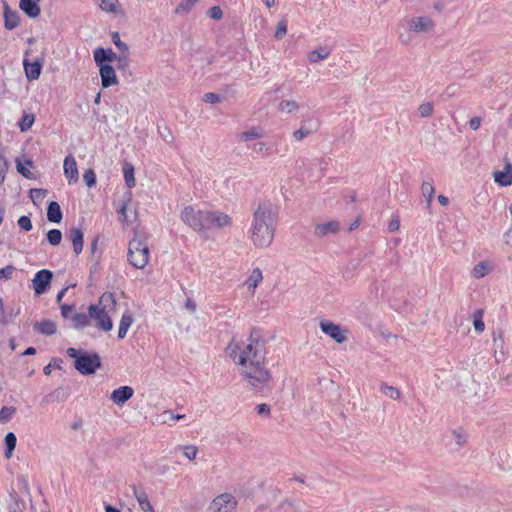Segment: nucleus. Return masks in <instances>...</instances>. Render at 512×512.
Segmentation results:
<instances>
[{"mask_svg":"<svg viewBox=\"0 0 512 512\" xmlns=\"http://www.w3.org/2000/svg\"><path fill=\"white\" fill-rule=\"evenodd\" d=\"M233 361L240 366V374L256 390L264 389L271 381V372L265 367V343L257 331H252L247 342L228 346Z\"/></svg>","mask_w":512,"mask_h":512,"instance_id":"1","label":"nucleus"},{"mask_svg":"<svg viewBox=\"0 0 512 512\" xmlns=\"http://www.w3.org/2000/svg\"><path fill=\"white\" fill-rule=\"evenodd\" d=\"M181 221L193 231L205 235L209 230L230 226L231 217L218 210L202 208L199 205L185 206L180 213Z\"/></svg>","mask_w":512,"mask_h":512,"instance_id":"2","label":"nucleus"},{"mask_svg":"<svg viewBox=\"0 0 512 512\" xmlns=\"http://www.w3.org/2000/svg\"><path fill=\"white\" fill-rule=\"evenodd\" d=\"M277 212L270 202H262L254 212L250 233L256 247H268L274 239Z\"/></svg>","mask_w":512,"mask_h":512,"instance_id":"3","label":"nucleus"},{"mask_svg":"<svg viewBox=\"0 0 512 512\" xmlns=\"http://www.w3.org/2000/svg\"><path fill=\"white\" fill-rule=\"evenodd\" d=\"M67 355L75 359V368L83 375H90L101 366V359L97 353H88L84 350L68 348Z\"/></svg>","mask_w":512,"mask_h":512,"instance_id":"4","label":"nucleus"},{"mask_svg":"<svg viewBox=\"0 0 512 512\" xmlns=\"http://www.w3.org/2000/svg\"><path fill=\"white\" fill-rule=\"evenodd\" d=\"M149 255V247L145 238L136 234L128 246L129 263L137 269H143L148 264Z\"/></svg>","mask_w":512,"mask_h":512,"instance_id":"5","label":"nucleus"},{"mask_svg":"<svg viewBox=\"0 0 512 512\" xmlns=\"http://www.w3.org/2000/svg\"><path fill=\"white\" fill-rule=\"evenodd\" d=\"M89 316L91 319L96 321L97 328L103 331H110L113 327V323L105 307L98 304H91L88 307Z\"/></svg>","mask_w":512,"mask_h":512,"instance_id":"6","label":"nucleus"},{"mask_svg":"<svg viewBox=\"0 0 512 512\" xmlns=\"http://www.w3.org/2000/svg\"><path fill=\"white\" fill-rule=\"evenodd\" d=\"M236 506V498L230 493H223L211 501L208 512H232Z\"/></svg>","mask_w":512,"mask_h":512,"instance_id":"7","label":"nucleus"},{"mask_svg":"<svg viewBox=\"0 0 512 512\" xmlns=\"http://www.w3.org/2000/svg\"><path fill=\"white\" fill-rule=\"evenodd\" d=\"M408 28L416 33H429L435 28V22L428 16H415L407 21Z\"/></svg>","mask_w":512,"mask_h":512,"instance_id":"8","label":"nucleus"},{"mask_svg":"<svg viewBox=\"0 0 512 512\" xmlns=\"http://www.w3.org/2000/svg\"><path fill=\"white\" fill-rule=\"evenodd\" d=\"M52 277L53 273L48 269H42L35 274L32 283L37 296H40L47 291Z\"/></svg>","mask_w":512,"mask_h":512,"instance_id":"9","label":"nucleus"},{"mask_svg":"<svg viewBox=\"0 0 512 512\" xmlns=\"http://www.w3.org/2000/svg\"><path fill=\"white\" fill-rule=\"evenodd\" d=\"M320 328L324 334L334 339L337 343H343L347 339L345 331L342 330L340 325L332 321L322 320L320 322Z\"/></svg>","mask_w":512,"mask_h":512,"instance_id":"10","label":"nucleus"},{"mask_svg":"<svg viewBox=\"0 0 512 512\" xmlns=\"http://www.w3.org/2000/svg\"><path fill=\"white\" fill-rule=\"evenodd\" d=\"M319 128V121L316 118H308L302 121L301 126L293 134L297 141H301L312 133L316 132Z\"/></svg>","mask_w":512,"mask_h":512,"instance_id":"11","label":"nucleus"},{"mask_svg":"<svg viewBox=\"0 0 512 512\" xmlns=\"http://www.w3.org/2000/svg\"><path fill=\"white\" fill-rule=\"evenodd\" d=\"M63 168L64 175L68 180L69 184L76 183L79 180L77 162L72 155H68L65 157Z\"/></svg>","mask_w":512,"mask_h":512,"instance_id":"12","label":"nucleus"},{"mask_svg":"<svg viewBox=\"0 0 512 512\" xmlns=\"http://www.w3.org/2000/svg\"><path fill=\"white\" fill-rule=\"evenodd\" d=\"M98 67L101 76V83L104 88H108L118 83L115 69L110 64H101L98 65Z\"/></svg>","mask_w":512,"mask_h":512,"instance_id":"13","label":"nucleus"},{"mask_svg":"<svg viewBox=\"0 0 512 512\" xmlns=\"http://www.w3.org/2000/svg\"><path fill=\"white\" fill-rule=\"evenodd\" d=\"M134 395V390L130 386H121L115 389L110 396L112 402L118 406H122Z\"/></svg>","mask_w":512,"mask_h":512,"instance_id":"14","label":"nucleus"},{"mask_svg":"<svg viewBox=\"0 0 512 512\" xmlns=\"http://www.w3.org/2000/svg\"><path fill=\"white\" fill-rule=\"evenodd\" d=\"M494 181L502 187L512 184V164L507 160L503 171H494Z\"/></svg>","mask_w":512,"mask_h":512,"instance_id":"15","label":"nucleus"},{"mask_svg":"<svg viewBox=\"0 0 512 512\" xmlns=\"http://www.w3.org/2000/svg\"><path fill=\"white\" fill-rule=\"evenodd\" d=\"M133 495L143 512H155L144 489L132 486Z\"/></svg>","mask_w":512,"mask_h":512,"instance_id":"16","label":"nucleus"},{"mask_svg":"<svg viewBox=\"0 0 512 512\" xmlns=\"http://www.w3.org/2000/svg\"><path fill=\"white\" fill-rule=\"evenodd\" d=\"M95 63L98 65L107 64L117 59V54L112 49L97 48L93 52Z\"/></svg>","mask_w":512,"mask_h":512,"instance_id":"17","label":"nucleus"},{"mask_svg":"<svg viewBox=\"0 0 512 512\" xmlns=\"http://www.w3.org/2000/svg\"><path fill=\"white\" fill-rule=\"evenodd\" d=\"M340 229L338 221H329L326 223L316 224L314 233L319 237H324L330 234H336Z\"/></svg>","mask_w":512,"mask_h":512,"instance_id":"18","label":"nucleus"},{"mask_svg":"<svg viewBox=\"0 0 512 512\" xmlns=\"http://www.w3.org/2000/svg\"><path fill=\"white\" fill-rule=\"evenodd\" d=\"M332 50L333 48L328 45L318 46L308 54L307 58L309 62L317 63L319 61L327 59L331 54Z\"/></svg>","mask_w":512,"mask_h":512,"instance_id":"19","label":"nucleus"},{"mask_svg":"<svg viewBox=\"0 0 512 512\" xmlns=\"http://www.w3.org/2000/svg\"><path fill=\"white\" fill-rule=\"evenodd\" d=\"M69 237L73 244V250L78 255L83 250L84 233L80 228H73L70 230Z\"/></svg>","mask_w":512,"mask_h":512,"instance_id":"20","label":"nucleus"},{"mask_svg":"<svg viewBox=\"0 0 512 512\" xmlns=\"http://www.w3.org/2000/svg\"><path fill=\"white\" fill-rule=\"evenodd\" d=\"M19 7L31 18H35L40 15L41 10L37 4V0H20Z\"/></svg>","mask_w":512,"mask_h":512,"instance_id":"21","label":"nucleus"},{"mask_svg":"<svg viewBox=\"0 0 512 512\" xmlns=\"http://www.w3.org/2000/svg\"><path fill=\"white\" fill-rule=\"evenodd\" d=\"M133 323V316L130 312H125L122 314L120 323H119V330H118V338L123 339L126 337L127 332L129 328L131 327Z\"/></svg>","mask_w":512,"mask_h":512,"instance_id":"22","label":"nucleus"},{"mask_svg":"<svg viewBox=\"0 0 512 512\" xmlns=\"http://www.w3.org/2000/svg\"><path fill=\"white\" fill-rule=\"evenodd\" d=\"M19 24V15L16 11H11L8 6L4 11V26L8 30L16 28Z\"/></svg>","mask_w":512,"mask_h":512,"instance_id":"23","label":"nucleus"},{"mask_svg":"<svg viewBox=\"0 0 512 512\" xmlns=\"http://www.w3.org/2000/svg\"><path fill=\"white\" fill-rule=\"evenodd\" d=\"M47 218L53 223H59L62 220L61 208L57 202L52 201L49 203L47 208Z\"/></svg>","mask_w":512,"mask_h":512,"instance_id":"24","label":"nucleus"},{"mask_svg":"<svg viewBox=\"0 0 512 512\" xmlns=\"http://www.w3.org/2000/svg\"><path fill=\"white\" fill-rule=\"evenodd\" d=\"M24 69L28 80H37L41 73V65L39 62L29 63L24 61Z\"/></svg>","mask_w":512,"mask_h":512,"instance_id":"25","label":"nucleus"},{"mask_svg":"<svg viewBox=\"0 0 512 512\" xmlns=\"http://www.w3.org/2000/svg\"><path fill=\"white\" fill-rule=\"evenodd\" d=\"M263 275L262 271L259 268H255L252 270L250 276L248 277L246 281V285L248 289L254 293L256 287L259 285V283L262 281Z\"/></svg>","mask_w":512,"mask_h":512,"instance_id":"26","label":"nucleus"},{"mask_svg":"<svg viewBox=\"0 0 512 512\" xmlns=\"http://www.w3.org/2000/svg\"><path fill=\"white\" fill-rule=\"evenodd\" d=\"M491 271V265L488 261H481L476 264L472 270V277L480 279L485 277Z\"/></svg>","mask_w":512,"mask_h":512,"instance_id":"27","label":"nucleus"},{"mask_svg":"<svg viewBox=\"0 0 512 512\" xmlns=\"http://www.w3.org/2000/svg\"><path fill=\"white\" fill-rule=\"evenodd\" d=\"M124 180L128 188H133L136 184L134 177V167L130 163H125L123 166Z\"/></svg>","mask_w":512,"mask_h":512,"instance_id":"28","label":"nucleus"},{"mask_svg":"<svg viewBox=\"0 0 512 512\" xmlns=\"http://www.w3.org/2000/svg\"><path fill=\"white\" fill-rule=\"evenodd\" d=\"M422 195L426 198L427 206L430 207L434 198V187L432 182L424 181L421 185Z\"/></svg>","mask_w":512,"mask_h":512,"instance_id":"29","label":"nucleus"},{"mask_svg":"<svg viewBox=\"0 0 512 512\" xmlns=\"http://www.w3.org/2000/svg\"><path fill=\"white\" fill-rule=\"evenodd\" d=\"M99 6L105 12L114 14L120 12V5L118 0H100Z\"/></svg>","mask_w":512,"mask_h":512,"instance_id":"30","label":"nucleus"},{"mask_svg":"<svg viewBox=\"0 0 512 512\" xmlns=\"http://www.w3.org/2000/svg\"><path fill=\"white\" fill-rule=\"evenodd\" d=\"M90 316L89 313H75L72 316L73 324L76 328H84L90 324Z\"/></svg>","mask_w":512,"mask_h":512,"instance_id":"31","label":"nucleus"},{"mask_svg":"<svg viewBox=\"0 0 512 512\" xmlns=\"http://www.w3.org/2000/svg\"><path fill=\"white\" fill-rule=\"evenodd\" d=\"M37 330L44 335H53L56 332V325L50 320H44L37 325Z\"/></svg>","mask_w":512,"mask_h":512,"instance_id":"32","label":"nucleus"},{"mask_svg":"<svg viewBox=\"0 0 512 512\" xmlns=\"http://www.w3.org/2000/svg\"><path fill=\"white\" fill-rule=\"evenodd\" d=\"M16 442H17V438L14 433L9 432L6 434V436H5V445H6L5 456L7 458L11 457L12 452L14 451V449L16 447Z\"/></svg>","mask_w":512,"mask_h":512,"instance_id":"33","label":"nucleus"},{"mask_svg":"<svg viewBox=\"0 0 512 512\" xmlns=\"http://www.w3.org/2000/svg\"><path fill=\"white\" fill-rule=\"evenodd\" d=\"M483 310L478 309L473 314V325L474 329L477 333H482L485 329V324L483 322Z\"/></svg>","mask_w":512,"mask_h":512,"instance_id":"34","label":"nucleus"},{"mask_svg":"<svg viewBox=\"0 0 512 512\" xmlns=\"http://www.w3.org/2000/svg\"><path fill=\"white\" fill-rule=\"evenodd\" d=\"M380 391L387 397L391 398V399H399L400 396H401V393L400 391L396 388V387H393V386H390L386 383H382L380 385Z\"/></svg>","mask_w":512,"mask_h":512,"instance_id":"35","label":"nucleus"},{"mask_svg":"<svg viewBox=\"0 0 512 512\" xmlns=\"http://www.w3.org/2000/svg\"><path fill=\"white\" fill-rule=\"evenodd\" d=\"M237 137L240 141L246 142L249 140L258 139V138L262 137V133L260 131H258L257 129L253 128L249 131H245V132L238 134Z\"/></svg>","mask_w":512,"mask_h":512,"instance_id":"36","label":"nucleus"},{"mask_svg":"<svg viewBox=\"0 0 512 512\" xmlns=\"http://www.w3.org/2000/svg\"><path fill=\"white\" fill-rule=\"evenodd\" d=\"M298 108H299L298 103L293 100H283L279 104V109L282 112H286V113H292V112L296 111Z\"/></svg>","mask_w":512,"mask_h":512,"instance_id":"37","label":"nucleus"},{"mask_svg":"<svg viewBox=\"0 0 512 512\" xmlns=\"http://www.w3.org/2000/svg\"><path fill=\"white\" fill-rule=\"evenodd\" d=\"M47 240L53 246H56V245L60 244V242L62 240V233H61V231L58 230V229H51L47 233Z\"/></svg>","mask_w":512,"mask_h":512,"instance_id":"38","label":"nucleus"},{"mask_svg":"<svg viewBox=\"0 0 512 512\" xmlns=\"http://www.w3.org/2000/svg\"><path fill=\"white\" fill-rule=\"evenodd\" d=\"M16 409L14 407L4 406L0 410V422L6 423L11 420L15 414Z\"/></svg>","mask_w":512,"mask_h":512,"instance_id":"39","label":"nucleus"},{"mask_svg":"<svg viewBox=\"0 0 512 512\" xmlns=\"http://www.w3.org/2000/svg\"><path fill=\"white\" fill-rule=\"evenodd\" d=\"M452 434L458 446H463L467 442L468 435L462 428L455 429Z\"/></svg>","mask_w":512,"mask_h":512,"instance_id":"40","label":"nucleus"},{"mask_svg":"<svg viewBox=\"0 0 512 512\" xmlns=\"http://www.w3.org/2000/svg\"><path fill=\"white\" fill-rule=\"evenodd\" d=\"M34 121H35V117L33 114H25L19 123L20 130L21 131L29 130L32 127Z\"/></svg>","mask_w":512,"mask_h":512,"instance_id":"41","label":"nucleus"},{"mask_svg":"<svg viewBox=\"0 0 512 512\" xmlns=\"http://www.w3.org/2000/svg\"><path fill=\"white\" fill-rule=\"evenodd\" d=\"M198 0H182L176 8V13H185L192 9Z\"/></svg>","mask_w":512,"mask_h":512,"instance_id":"42","label":"nucleus"},{"mask_svg":"<svg viewBox=\"0 0 512 512\" xmlns=\"http://www.w3.org/2000/svg\"><path fill=\"white\" fill-rule=\"evenodd\" d=\"M434 111L433 104L430 102L422 103L418 107V112L421 117H429L432 115Z\"/></svg>","mask_w":512,"mask_h":512,"instance_id":"43","label":"nucleus"},{"mask_svg":"<svg viewBox=\"0 0 512 512\" xmlns=\"http://www.w3.org/2000/svg\"><path fill=\"white\" fill-rule=\"evenodd\" d=\"M179 449H183V454L189 460H194L198 454V448L194 445H187L184 447H179Z\"/></svg>","mask_w":512,"mask_h":512,"instance_id":"44","label":"nucleus"},{"mask_svg":"<svg viewBox=\"0 0 512 512\" xmlns=\"http://www.w3.org/2000/svg\"><path fill=\"white\" fill-rule=\"evenodd\" d=\"M287 27H288L287 20L286 19L280 20L278 22V25L276 28L275 37L277 39H282L287 33Z\"/></svg>","mask_w":512,"mask_h":512,"instance_id":"45","label":"nucleus"},{"mask_svg":"<svg viewBox=\"0 0 512 512\" xmlns=\"http://www.w3.org/2000/svg\"><path fill=\"white\" fill-rule=\"evenodd\" d=\"M83 180L87 184L88 187H93L96 185V174L92 169H88L83 174Z\"/></svg>","mask_w":512,"mask_h":512,"instance_id":"46","label":"nucleus"},{"mask_svg":"<svg viewBox=\"0 0 512 512\" xmlns=\"http://www.w3.org/2000/svg\"><path fill=\"white\" fill-rule=\"evenodd\" d=\"M47 191L44 189L34 188L30 190V197L34 203L44 199Z\"/></svg>","mask_w":512,"mask_h":512,"instance_id":"47","label":"nucleus"},{"mask_svg":"<svg viewBox=\"0 0 512 512\" xmlns=\"http://www.w3.org/2000/svg\"><path fill=\"white\" fill-rule=\"evenodd\" d=\"M15 271V267L13 265H7L4 268L0 269V281L10 279Z\"/></svg>","mask_w":512,"mask_h":512,"instance_id":"48","label":"nucleus"},{"mask_svg":"<svg viewBox=\"0 0 512 512\" xmlns=\"http://www.w3.org/2000/svg\"><path fill=\"white\" fill-rule=\"evenodd\" d=\"M18 225L21 229L25 231H30L32 229V222L28 216H21L18 219Z\"/></svg>","mask_w":512,"mask_h":512,"instance_id":"49","label":"nucleus"},{"mask_svg":"<svg viewBox=\"0 0 512 512\" xmlns=\"http://www.w3.org/2000/svg\"><path fill=\"white\" fill-rule=\"evenodd\" d=\"M112 40H113V43L115 44V46H116L119 50H121V51H123V52H125V53H127V52H128V46H127V44H125L124 42H122V41L120 40V37H119V34H118V33H114V34H113V36H112Z\"/></svg>","mask_w":512,"mask_h":512,"instance_id":"50","label":"nucleus"},{"mask_svg":"<svg viewBox=\"0 0 512 512\" xmlns=\"http://www.w3.org/2000/svg\"><path fill=\"white\" fill-rule=\"evenodd\" d=\"M117 212L119 214V220L122 223H127L128 222V216H127V203L126 202H123L120 205V207L118 208Z\"/></svg>","mask_w":512,"mask_h":512,"instance_id":"51","label":"nucleus"},{"mask_svg":"<svg viewBox=\"0 0 512 512\" xmlns=\"http://www.w3.org/2000/svg\"><path fill=\"white\" fill-rule=\"evenodd\" d=\"M208 15L212 19L220 20L223 17V12L219 6H213L209 9Z\"/></svg>","mask_w":512,"mask_h":512,"instance_id":"52","label":"nucleus"},{"mask_svg":"<svg viewBox=\"0 0 512 512\" xmlns=\"http://www.w3.org/2000/svg\"><path fill=\"white\" fill-rule=\"evenodd\" d=\"M203 100L206 103L215 104L220 101V96L216 93L209 92L204 95Z\"/></svg>","mask_w":512,"mask_h":512,"instance_id":"53","label":"nucleus"},{"mask_svg":"<svg viewBox=\"0 0 512 512\" xmlns=\"http://www.w3.org/2000/svg\"><path fill=\"white\" fill-rule=\"evenodd\" d=\"M256 410L259 415H265L267 417L270 415V407L265 403L257 405Z\"/></svg>","mask_w":512,"mask_h":512,"instance_id":"54","label":"nucleus"},{"mask_svg":"<svg viewBox=\"0 0 512 512\" xmlns=\"http://www.w3.org/2000/svg\"><path fill=\"white\" fill-rule=\"evenodd\" d=\"M482 119L480 117H473L469 121V126L472 130H478L481 125Z\"/></svg>","mask_w":512,"mask_h":512,"instance_id":"55","label":"nucleus"},{"mask_svg":"<svg viewBox=\"0 0 512 512\" xmlns=\"http://www.w3.org/2000/svg\"><path fill=\"white\" fill-rule=\"evenodd\" d=\"M254 151H256L257 153H267L268 152V148L266 147V144L263 143V142H258L254 145L253 147Z\"/></svg>","mask_w":512,"mask_h":512,"instance_id":"56","label":"nucleus"},{"mask_svg":"<svg viewBox=\"0 0 512 512\" xmlns=\"http://www.w3.org/2000/svg\"><path fill=\"white\" fill-rule=\"evenodd\" d=\"M6 171V163L3 157L0 156V183L3 182Z\"/></svg>","mask_w":512,"mask_h":512,"instance_id":"57","label":"nucleus"},{"mask_svg":"<svg viewBox=\"0 0 512 512\" xmlns=\"http://www.w3.org/2000/svg\"><path fill=\"white\" fill-rule=\"evenodd\" d=\"M399 226H400L399 219L395 218V219L390 221V223H389V230L392 231V232L396 231V230L399 229Z\"/></svg>","mask_w":512,"mask_h":512,"instance_id":"58","label":"nucleus"},{"mask_svg":"<svg viewBox=\"0 0 512 512\" xmlns=\"http://www.w3.org/2000/svg\"><path fill=\"white\" fill-rule=\"evenodd\" d=\"M72 311V306L64 304L61 306V314L63 317L67 318L69 313Z\"/></svg>","mask_w":512,"mask_h":512,"instance_id":"59","label":"nucleus"},{"mask_svg":"<svg viewBox=\"0 0 512 512\" xmlns=\"http://www.w3.org/2000/svg\"><path fill=\"white\" fill-rule=\"evenodd\" d=\"M185 307L189 309L191 312H194L196 309V304L192 299H187L185 302Z\"/></svg>","mask_w":512,"mask_h":512,"instance_id":"60","label":"nucleus"},{"mask_svg":"<svg viewBox=\"0 0 512 512\" xmlns=\"http://www.w3.org/2000/svg\"><path fill=\"white\" fill-rule=\"evenodd\" d=\"M165 414H169L170 419L172 421H177V420L183 419L185 417V415H183V414H174L173 412H170V411L165 412Z\"/></svg>","mask_w":512,"mask_h":512,"instance_id":"61","label":"nucleus"},{"mask_svg":"<svg viewBox=\"0 0 512 512\" xmlns=\"http://www.w3.org/2000/svg\"><path fill=\"white\" fill-rule=\"evenodd\" d=\"M116 60L119 61V67H124L127 65L128 57H127V55L117 56Z\"/></svg>","mask_w":512,"mask_h":512,"instance_id":"62","label":"nucleus"},{"mask_svg":"<svg viewBox=\"0 0 512 512\" xmlns=\"http://www.w3.org/2000/svg\"><path fill=\"white\" fill-rule=\"evenodd\" d=\"M17 170L19 173H21L25 177H29V171L24 168L21 163H17Z\"/></svg>","mask_w":512,"mask_h":512,"instance_id":"63","label":"nucleus"},{"mask_svg":"<svg viewBox=\"0 0 512 512\" xmlns=\"http://www.w3.org/2000/svg\"><path fill=\"white\" fill-rule=\"evenodd\" d=\"M105 511L106 512H121L118 508L113 507L111 505H106L105 506Z\"/></svg>","mask_w":512,"mask_h":512,"instance_id":"64","label":"nucleus"}]
</instances>
